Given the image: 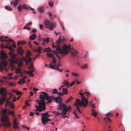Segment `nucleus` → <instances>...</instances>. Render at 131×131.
<instances>
[{"instance_id":"f257e3e1","label":"nucleus","mask_w":131,"mask_h":131,"mask_svg":"<svg viewBox=\"0 0 131 131\" xmlns=\"http://www.w3.org/2000/svg\"><path fill=\"white\" fill-rule=\"evenodd\" d=\"M44 52L46 51V54L48 57H49L53 58L54 54H56L58 58L60 59L61 57L58 54H66V50H56L53 51V54L50 52L52 51V50H43Z\"/></svg>"},{"instance_id":"f03ea898","label":"nucleus","mask_w":131,"mask_h":131,"mask_svg":"<svg viewBox=\"0 0 131 131\" xmlns=\"http://www.w3.org/2000/svg\"><path fill=\"white\" fill-rule=\"evenodd\" d=\"M64 39H62L61 36H59L56 41L55 45L52 43L53 47L54 48L56 47V49H66V44L64 43Z\"/></svg>"},{"instance_id":"7ed1b4c3","label":"nucleus","mask_w":131,"mask_h":131,"mask_svg":"<svg viewBox=\"0 0 131 131\" xmlns=\"http://www.w3.org/2000/svg\"><path fill=\"white\" fill-rule=\"evenodd\" d=\"M88 101L85 100H81V101L78 99H77L76 100V102L74 104V105L77 106V109L80 113H82L81 111H80L79 107H81L82 106H83L84 107H85L88 105V103H89Z\"/></svg>"},{"instance_id":"20e7f679","label":"nucleus","mask_w":131,"mask_h":131,"mask_svg":"<svg viewBox=\"0 0 131 131\" xmlns=\"http://www.w3.org/2000/svg\"><path fill=\"white\" fill-rule=\"evenodd\" d=\"M53 100H54L57 102H58L59 103V105L57 108V109L60 110L61 111H62V109H63V112H64V113H65V108H66V105L61 102L60 100V97L58 96V97H55L53 99Z\"/></svg>"},{"instance_id":"39448f33","label":"nucleus","mask_w":131,"mask_h":131,"mask_svg":"<svg viewBox=\"0 0 131 131\" xmlns=\"http://www.w3.org/2000/svg\"><path fill=\"white\" fill-rule=\"evenodd\" d=\"M46 27L50 30H52L55 26V24L50 21L49 20H46L45 22Z\"/></svg>"},{"instance_id":"423d86ee","label":"nucleus","mask_w":131,"mask_h":131,"mask_svg":"<svg viewBox=\"0 0 131 131\" xmlns=\"http://www.w3.org/2000/svg\"><path fill=\"white\" fill-rule=\"evenodd\" d=\"M0 47L2 48H7L8 49H13L12 48H16V45L14 41L12 42L11 46L5 45L4 43L1 44L0 46Z\"/></svg>"},{"instance_id":"0eeeda50","label":"nucleus","mask_w":131,"mask_h":131,"mask_svg":"<svg viewBox=\"0 0 131 131\" xmlns=\"http://www.w3.org/2000/svg\"><path fill=\"white\" fill-rule=\"evenodd\" d=\"M48 95V93L46 92H41L39 96V98L41 100L40 102L45 104V103L44 101V99H46Z\"/></svg>"},{"instance_id":"6e6552de","label":"nucleus","mask_w":131,"mask_h":131,"mask_svg":"<svg viewBox=\"0 0 131 131\" xmlns=\"http://www.w3.org/2000/svg\"><path fill=\"white\" fill-rule=\"evenodd\" d=\"M23 8L26 9H28L30 8L31 10L33 11V13H34L35 12V11L34 9L31 8L30 6H28L26 4L19 5L17 7V9L19 11H21Z\"/></svg>"},{"instance_id":"1a4fd4ad","label":"nucleus","mask_w":131,"mask_h":131,"mask_svg":"<svg viewBox=\"0 0 131 131\" xmlns=\"http://www.w3.org/2000/svg\"><path fill=\"white\" fill-rule=\"evenodd\" d=\"M38 104L39 107L38 108H37L36 109L38 110L39 112L42 111L46 109L45 104L40 102Z\"/></svg>"},{"instance_id":"9d476101","label":"nucleus","mask_w":131,"mask_h":131,"mask_svg":"<svg viewBox=\"0 0 131 131\" xmlns=\"http://www.w3.org/2000/svg\"><path fill=\"white\" fill-rule=\"evenodd\" d=\"M8 64V62L7 61L4 60L2 61L0 64V70L2 72L4 70V68L6 67Z\"/></svg>"},{"instance_id":"9b49d317","label":"nucleus","mask_w":131,"mask_h":131,"mask_svg":"<svg viewBox=\"0 0 131 131\" xmlns=\"http://www.w3.org/2000/svg\"><path fill=\"white\" fill-rule=\"evenodd\" d=\"M8 58V56L5 52L3 51H1L0 50V59L5 60Z\"/></svg>"},{"instance_id":"f8f14e48","label":"nucleus","mask_w":131,"mask_h":131,"mask_svg":"<svg viewBox=\"0 0 131 131\" xmlns=\"http://www.w3.org/2000/svg\"><path fill=\"white\" fill-rule=\"evenodd\" d=\"M27 42L24 40H21L18 41L17 42V45L18 47V49H23L21 46H23L26 44Z\"/></svg>"},{"instance_id":"ddd939ff","label":"nucleus","mask_w":131,"mask_h":131,"mask_svg":"<svg viewBox=\"0 0 131 131\" xmlns=\"http://www.w3.org/2000/svg\"><path fill=\"white\" fill-rule=\"evenodd\" d=\"M7 94V89L4 87L0 88V94L3 96H6Z\"/></svg>"},{"instance_id":"4468645a","label":"nucleus","mask_w":131,"mask_h":131,"mask_svg":"<svg viewBox=\"0 0 131 131\" xmlns=\"http://www.w3.org/2000/svg\"><path fill=\"white\" fill-rule=\"evenodd\" d=\"M63 109L62 110V111L60 113L56 111H53L52 113L54 114L55 116H57L59 115L60 114H61V117L63 118L64 119L66 118V113H64V112H63Z\"/></svg>"},{"instance_id":"2eb2a0df","label":"nucleus","mask_w":131,"mask_h":131,"mask_svg":"<svg viewBox=\"0 0 131 131\" xmlns=\"http://www.w3.org/2000/svg\"><path fill=\"white\" fill-rule=\"evenodd\" d=\"M9 62L10 67L12 68V70H14L15 68V66L14 64L16 63L15 60L14 59L10 58L9 60Z\"/></svg>"},{"instance_id":"dca6fc26","label":"nucleus","mask_w":131,"mask_h":131,"mask_svg":"<svg viewBox=\"0 0 131 131\" xmlns=\"http://www.w3.org/2000/svg\"><path fill=\"white\" fill-rule=\"evenodd\" d=\"M68 51L71 53L73 56H76L78 53V52L76 50H66V54H67Z\"/></svg>"},{"instance_id":"f3484780","label":"nucleus","mask_w":131,"mask_h":131,"mask_svg":"<svg viewBox=\"0 0 131 131\" xmlns=\"http://www.w3.org/2000/svg\"><path fill=\"white\" fill-rule=\"evenodd\" d=\"M83 91V89H81L80 91H79V94L81 96V100L88 101V98H86L84 95V92L82 93Z\"/></svg>"},{"instance_id":"a211bd4d","label":"nucleus","mask_w":131,"mask_h":131,"mask_svg":"<svg viewBox=\"0 0 131 131\" xmlns=\"http://www.w3.org/2000/svg\"><path fill=\"white\" fill-rule=\"evenodd\" d=\"M2 42H5L6 45L11 46L12 42H14V40L12 39H8L3 40Z\"/></svg>"},{"instance_id":"6ab92c4d","label":"nucleus","mask_w":131,"mask_h":131,"mask_svg":"<svg viewBox=\"0 0 131 131\" xmlns=\"http://www.w3.org/2000/svg\"><path fill=\"white\" fill-rule=\"evenodd\" d=\"M41 120L42 124L44 125L46 124L48 121H51V119L47 117H42Z\"/></svg>"},{"instance_id":"aec40b11","label":"nucleus","mask_w":131,"mask_h":131,"mask_svg":"<svg viewBox=\"0 0 131 131\" xmlns=\"http://www.w3.org/2000/svg\"><path fill=\"white\" fill-rule=\"evenodd\" d=\"M49 68H51L53 69H56L60 72H61L62 70H60V69L58 68V67L56 66V65H54L53 64H52L51 63L50 65L49 66Z\"/></svg>"},{"instance_id":"412c9836","label":"nucleus","mask_w":131,"mask_h":131,"mask_svg":"<svg viewBox=\"0 0 131 131\" xmlns=\"http://www.w3.org/2000/svg\"><path fill=\"white\" fill-rule=\"evenodd\" d=\"M53 99H54L53 98V95H52L51 96H49L48 95L47 96V98H46V100H47L48 102H47V103H50L51 102L52 100H53Z\"/></svg>"},{"instance_id":"4be33fe9","label":"nucleus","mask_w":131,"mask_h":131,"mask_svg":"<svg viewBox=\"0 0 131 131\" xmlns=\"http://www.w3.org/2000/svg\"><path fill=\"white\" fill-rule=\"evenodd\" d=\"M75 82V81L74 80L70 84L69 82L66 81V87L69 88L70 86H71L73 85Z\"/></svg>"},{"instance_id":"5701e85b","label":"nucleus","mask_w":131,"mask_h":131,"mask_svg":"<svg viewBox=\"0 0 131 131\" xmlns=\"http://www.w3.org/2000/svg\"><path fill=\"white\" fill-rule=\"evenodd\" d=\"M18 124V123L16 122V119L13 121V128L14 129H16L19 128Z\"/></svg>"},{"instance_id":"b1692460","label":"nucleus","mask_w":131,"mask_h":131,"mask_svg":"<svg viewBox=\"0 0 131 131\" xmlns=\"http://www.w3.org/2000/svg\"><path fill=\"white\" fill-rule=\"evenodd\" d=\"M62 92H57V94L59 96H60L63 95V94H66V88H62Z\"/></svg>"},{"instance_id":"393cba45","label":"nucleus","mask_w":131,"mask_h":131,"mask_svg":"<svg viewBox=\"0 0 131 131\" xmlns=\"http://www.w3.org/2000/svg\"><path fill=\"white\" fill-rule=\"evenodd\" d=\"M6 96H3L1 98H0V105L3 104L4 102H6Z\"/></svg>"},{"instance_id":"a878e982","label":"nucleus","mask_w":131,"mask_h":131,"mask_svg":"<svg viewBox=\"0 0 131 131\" xmlns=\"http://www.w3.org/2000/svg\"><path fill=\"white\" fill-rule=\"evenodd\" d=\"M49 40V37H47L46 39L45 38H44L42 39V45L44 46L45 45V43L46 41V42L47 43H48Z\"/></svg>"},{"instance_id":"bb28decb","label":"nucleus","mask_w":131,"mask_h":131,"mask_svg":"<svg viewBox=\"0 0 131 131\" xmlns=\"http://www.w3.org/2000/svg\"><path fill=\"white\" fill-rule=\"evenodd\" d=\"M37 37V35L36 34H32L29 37V39L32 40H34Z\"/></svg>"},{"instance_id":"cd10ccee","label":"nucleus","mask_w":131,"mask_h":131,"mask_svg":"<svg viewBox=\"0 0 131 131\" xmlns=\"http://www.w3.org/2000/svg\"><path fill=\"white\" fill-rule=\"evenodd\" d=\"M9 54L10 55V57L13 58H16L17 54L16 53H14L12 51L10 52L9 53Z\"/></svg>"},{"instance_id":"c85d7f7f","label":"nucleus","mask_w":131,"mask_h":131,"mask_svg":"<svg viewBox=\"0 0 131 131\" xmlns=\"http://www.w3.org/2000/svg\"><path fill=\"white\" fill-rule=\"evenodd\" d=\"M17 54L20 56H22L24 52V50H17Z\"/></svg>"},{"instance_id":"c756f323","label":"nucleus","mask_w":131,"mask_h":131,"mask_svg":"<svg viewBox=\"0 0 131 131\" xmlns=\"http://www.w3.org/2000/svg\"><path fill=\"white\" fill-rule=\"evenodd\" d=\"M32 55V54L31 52L28 50L26 51V57L27 58L29 57L30 56Z\"/></svg>"},{"instance_id":"7c9ffc66","label":"nucleus","mask_w":131,"mask_h":131,"mask_svg":"<svg viewBox=\"0 0 131 131\" xmlns=\"http://www.w3.org/2000/svg\"><path fill=\"white\" fill-rule=\"evenodd\" d=\"M19 0H14L13 6L14 7H16L19 2Z\"/></svg>"},{"instance_id":"2f4dec72","label":"nucleus","mask_w":131,"mask_h":131,"mask_svg":"<svg viewBox=\"0 0 131 131\" xmlns=\"http://www.w3.org/2000/svg\"><path fill=\"white\" fill-rule=\"evenodd\" d=\"M21 69L19 67L16 69L15 70V73L17 74L19 72L21 73Z\"/></svg>"},{"instance_id":"473e14b6","label":"nucleus","mask_w":131,"mask_h":131,"mask_svg":"<svg viewBox=\"0 0 131 131\" xmlns=\"http://www.w3.org/2000/svg\"><path fill=\"white\" fill-rule=\"evenodd\" d=\"M52 58L53 59V62H51V63L54 65H56V59L54 57H53Z\"/></svg>"},{"instance_id":"72a5a7b5","label":"nucleus","mask_w":131,"mask_h":131,"mask_svg":"<svg viewBox=\"0 0 131 131\" xmlns=\"http://www.w3.org/2000/svg\"><path fill=\"white\" fill-rule=\"evenodd\" d=\"M44 10V8L42 7H40L38 9V10L39 12L41 13H43Z\"/></svg>"},{"instance_id":"f704fd0d","label":"nucleus","mask_w":131,"mask_h":131,"mask_svg":"<svg viewBox=\"0 0 131 131\" xmlns=\"http://www.w3.org/2000/svg\"><path fill=\"white\" fill-rule=\"evenodd\" d=\"M73 98L72 96H70V97L66 101V103H68L70 102L73 99Z\"/></svg>"},{"instance_id":"c9c22d12","label":"nucleus","mask_w":131,"mask_h":131,"mask_svg":"<svg viewBox=\"0 0 131 131\" xmlns=\"http://www.w3.org/2000/svg\"><path fill=\"white\" fill-rule=\"evenodd\" d=\"M71 109V107L69 106V107L67 106H66V114L68 111H70Z\"/></svg>"},{"instance_id":"e433bc0d","label":"nucleus","mask_w":131,"mask_h":131,"mask_svg":"<svg viewBox=\"0 0 131 131\" xmlns=\"http://www.w3.org/2000/svg\"><path fill=\"white\" fill-rule=\"evenodd\" d=\"M9 105L11 108L12 109H14V107L12 102H10L9 103Z\"/></svg>"},{"instance_id":"4c0bfd02","label":"nucleus","mask_w":131,"mask_h":131,"mask_svg":"<svg viewBox=\"0 0 131 131\" xmlns=\"http://www.w3.org/2000/svg\"><path fill=\"white\" fill-rule=\"evenodd\" d=\"M75 48H73V47H72V48H71L70 46V45H69L67 46L66 45V49H74Z\"/></svg>"},{"instance_id":"58836bf2","label":"nucleus","mask_w":131,"mask_h":131,"mask_svg":"<svg viewBox=\"0 0 131 131\" xmlns=\"http://www.w3.org/2000/svg\"><path fill=\"white\" fill-rule=\"evenodd\" d=\"M35 71V69H32L31 70H30L29 71H27L26 72L27 74L32 73Z\"/></svg>"},{"instance_id":"ea45409f","label":"nucleus","mask_w":131,"mask_h":131,"mask_svg":"<svg viewBox=\"0 0 131 131\" xmlns=\"http://www.w3.org/2000/svg\"><path fill=\"white\" fill-rule=\"evenodd\" d=\"M9 100H8V98H7L6 99V104L4 105V106L5 107H7L8 104H9Z\"/></svg>"},{"instance_id":"a19ab883","label":"nucleus","mask_w":131,"mask_h":131,"mask_svg":"<svg viewBox=\"0 0 131 131\" xmlns=\"http://www.w3.org/2000/svg\"><path fill=\"white\" fill-rule=\"evenodd\" d=\"M5 8L6 9L9 10L11 11L12 10V8L8 6H6L5 7Z\"/></svg>"},{"instance_id":"79ce46f5","label":"nucleus","mask_w":131,"mask_h":131,"mask_svg":"<svg viewBox=\"0 0 131 131\" xmlns=\"http://www.w3.org/2000/svg\"><path fill=\"white\" fill-rule=\"evenodd\" d=\"M15 92L16 93V94L18 95H21L23 93L20 91H18L17 90H16Z\"/></svg>"},{"instance_id":"37998d69","label":"nucleus","mask_w":131,"mask_h":131,"mask_svg":"<svg viewBox=\"0 0 131 131\" xmlns=\"http://www.w3.org/2000/svg\"><path fill=\"white\" fill-rule=\"evenodd\" d=\"M41 50H34L35 51L38 52V53L37 54V56L39 55V53H40L41 52Z\"/></svg>"},{"instance_id":"c03bdc74","label":"nucleus","mask_w":131,"mask_h":131,"mask_svg":"<svg viewBox=\"0 0 131 131\" xmlns=\"http://www.w3.org/2000/svg\"><path fill=\"white\" fill-rule=\"evenodd\" d=\"M73 113L74 115V116L75 117V119H79V116L77 115V113L75 111H74L73 112Z\"/></svg>"},{"instance_id":"a18cd8bd","label":"nucleus","mask_w":131,"mask_h":131,"mask_svg":"<svg viewBox=\"0 0 131 131\" xmlns=\"http://www.w3.org/2000/svg\"><path fill=\"white\" fill-rule=\"evenodd\" d=\"M92 114L94 117H97V113L96 111L92 112Z\"/></svg>"},{"instance_id":"49530a36","label":"nucleus","mask_w":131,"mask_h":131,"mask_svg":"<svg viewBox=\"0 0 131 131\" xmlns=\"http://www.w3.org/2000/svg\"><path fill=\"white\" fill-rule=\"evenodd\" d=\"M48 15L49 16L50 18H52L53 14L51 12H48Z\"/></svg>"},{"instance_id":"de8ad7c7","label":"nucleus","mask_w":131,"mask_h":131,"mask_svg":"<svg viewBox=\"0 0 131 131\" xmlns=\"http://www.w3.org/2000/svg\"><path fill=\"white\" fill-rule=\"evenodd\" d=\"M28 58L27 59V60L26 62H30L32 60V58L30 57Z\"/></svg>"},{"instance_id":"09e8293b","label":"nucleus","mask_w":131,"mask_h":131,"mask_svg":"<svg viewBox=\"0 0 131 131\" xmlns=\"http://www.w3.org/2000/svg\"><path fill=\"white\" fill-rule=\"evenodd\" d=\"M48 4L51 7H53V4L52 2L49 1L48 2Z\"/></svg>"},{"instance_id":"8fccbe9b","label":"nucleus","mask_w":131,"mask_h":131,"mask_svg":"<svg viewBox=\"0 0 131 131\" xmlns=\"http://www.w3.org/2000/svg\"><path fill=\"white\" fill-rule=\"evenodd\" d=\"M106 118L107 119V121H108L109 123H112V121L109 118L108 116L107 115H106Z\"/></svg>"},{"instance_id":"3c124183","label":"nucleus","mask_w":131,"mask_h":131,"mask_svg":"<svg viewBox=\"0 0 131 131\" xmlns=\"http://www.w3.org/2000/svg\"><path fill=\"white\" fill-rule=\"evenodd\" d=\"M63 86H61V87H60L59 89V90H60L61 89H62V88H63V87L64 86V85H66V81H65V80H64V81L63 82ZM64 88H65L64 87Z\"/></svg>"},{"instance_id":"603ef678","label":"nucleus","mask_w":131,"mask_h":131,"mask_svg":"<svg viewBox=\"0 0 131 131\" xmlns=\"http://www.w3.org/2000/svg\"><path fill=\"white\" fill-rule=\"evenodd\" d=\"M9 85L11 86H15V83H13L11 82H9Z\"/></svg>"},{"instance_id":"864d4df0","label":"nucleus","mask_w":131,"mask_h":131,"mask_svg":"<svg viewBox=\"0 0 131 131\" xmlns=\"http://www.w3.org/2000/svg\"><path fill=\"white\" fill-rule=\"evenodd\" d=\"M22 61L20 60L19 61V63H18V67H21L22 66Z\"/></svg>"},{"instance_id":"5fc2aeb1","label":"nucleus","mask_w":131,"mask_h":131,"mask_svg":"<svg viewBox=\"0 0 131 131\" xmlns=\"http://www.w3.org/2000/svg\"><path fill=\"white\" fill-rule=\"evenodd\" d=\"M53 92L52 93L53 94L57 93L58 91L56 89H53L52 90Z\"/></svg>"},{"instance_id":"6e6d98bb","label":"nucleus","mask_w":131,"mask_h":131,"mask_svg":"<svg viewBox=\"0 0 131 131\" xmlns=\"http://www.w3.org/2000/svg\"><path fill=\"white\" fill-rule=\"evenodd\" d=\"M72 75L76 77L78 76L79 74L78 73H75L73 72L72 73Z\"/></svg>"},{"instance_id":"4d7b16f0","label":"nucleus","mask_w":131,"mask_h":131,"mask_svg":"<svg viewBox=\"0 0 131 131\" xmlns=\"http://www.w3.org/2000/svg\"><path fill=\"white\" fill-rule=\"evenodd\" d=\"M31 41H29L28 43V45L29 46L30 48H32V45L31 44Z\"/></svg>"},{"instance_id":"13d9d810","label":"nucleus","mask_w":131,"mask_h":131,"mask_svg":"<svg viewBox=\"0 0 131 131\" xmlns=\"http://www.w3.org/2000/svg\"><path fill=\"white\" fill-rule=\"evenodd\" d=\"M85 93L86 94V95L88 96V95H89L90 94V93L89 92L86 91L84 92V94Z\"/></svg>"},{"instance_id":"bf43d9fd","label":"nucleus","mask_w":131,"mask_h":131,"mask_svg":"<svg viewBox=\"0 0 131 131\" xmlns=\"http://www.w3.org/2000/svg\"><path fill=\"white\" fill-rule=\"evenodd\" d=\"M2 112L3 114H6L7 113V111L5 109H4L2 111Z\"/></svg>"},{"instance_id":"052dcab7","label":"nucleus","mask_w":131,"mask_h":131,"mask_svg":"<svg viewBox=\"0 0 131 131\" xmlns=\"http://www.w3.org/2000/svg\"><path fill=\"white\" fill-rule=\"evenodd\" d=\"M87 66H88L87 64H85L83 66H82L81 68L83 69H85L87 68Z\"/></svg>"},{"instance_id":"680f3d73","label":"nucleus","mask_w":131,"mask_h":131,"mask_svg":"<svg viewBox=\"0 0 131 131\" xmlns=\"http://www.w3.org/2000/svg\"><path fill=\"white\" fill-rule=\"evenodd\" d=\"M24 29H27L28 30H30V27H27L26 26H25L24 27Z\"/></svg>"},{"instance_id":"e2e57ef3","label":"nucleus","mask_w":131,"mask_h":131,"mask_svg":"<svg viewBox=\"0 0 131 131\" xmlns=\"http://www.w3.org/2000/svg\"><path fill=\"white\" fill-rule=\"evenodd\" d=\"M22 127L24 128H26L28 130H29V127H28L26 126L23 125L22 126Z\"/></svg>"},{"instance_id":"0e129e2a","label":"nucleus","mask_w":131,"mask_h":131,"mask_svg":"<svg viewBox=\"0 0 131 131\" xmlns=\"http://www.w3.org/2000/svg\"><path fill=\"white\" fill-rule=\"evenodd\" d=\"M8 113L9 114H12L13 115H14V112L13 111H8Z\"/></svg>"},{"instance_id":"69168bd1","label":"nucleus","mask_w":131,"mask_h":131,"mask_svg":"<svg viewBox=\"0 0 131 131\" xmlns=\"http://www.w3.org/2000/svg\"><path fill=\"white\" fill-rule=\"evenodd\" d=\"M40 28L41 29H42L43 27V26L42 24H40L39 25Z\"/></svg>"},{"instance_id":"338daca9","label":"nucleus","mask_w":131,"mask_h":131,"mask_svg":"<svg viewBox=\"0 0 131 131\" xmlns=\"http://www.w3.org/2000/svg\"><path fill=\"white\" fill-rule=\"evenodd\" d=\"M30 69H34V68L32 64H31L30 65Z\"/></svg>"},{"instance_id":"774afa93","label":"nucleus","mask_w":131,"mask_h":131,"mask_svg":"<svg viewBox=\"0 0 131 131\" xmlns=\"http://www.w3.org/2000/svg\"><path fill=\"white\" fill-rule=\"evenodd\" d=\"M37 30L36 29H34L32 30L31 31V32H37Z\"/></svg>"}]
</instances>
